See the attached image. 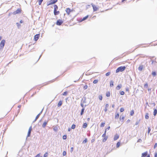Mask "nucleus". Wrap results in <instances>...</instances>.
<instances>
[{"label":"nucleus","mask_w":157,"mask_h":157,"mask_svg":"<svg viewBox=\"0 0 157 157\" xmlns=\"http://www.w3.org/2000/svg\"><path fill=\"white\" fill-rule=\"evenodd\" d=\"M73 150V147H71V152H72Z\"/></svg>","instance_id":"obj_52"},{"label":"nucleus","mask_w":157,"mask_h":157,"mask_svg":"<svg viewBox=\"0 0 157 157\" xmlns=\"http://www.w3.org/2000/svg\"><path fill=\"white\" fill-rule=\"evenodd\" d=\"M63 23V21L62 20L59 19L56 22V25H60Z\"/></svg>","instance_id":"obj_8"},{"label":"nucleus","mask_w":157,"mask_h":157,"mask_svg":"<svg viewBox=\"0 0 157 157\" xmlns=\"http://www.w3.org/2000/svg\"><path fill=\"white\" fill-rule=\"evenodd\" d=\"M147 86V84H145L144 85V86Z\"/></svg>","instance_id":"obj_61"},{"label":"nucleus","mask_w":157,"mask_h":157,"mask_svg":"<svg viewBox=\"0 0 157 157\" xmlns=\"http://www.w3.org/2000/svg\"><path fill=\"white\" fill-rule=\"evenodd\" d=\"M126 91L129 92V90L128 88H126Z\"/></svg>","instance_id":"obj_51"},{"label":"nucleus","mask_w":157,"mask_h":157,"mask_svg":"<svg viewBox=\"0 0 157 157\" xmlns=\"http://www.w3.org/2000/svg\"><path fill=\"white\" fill-rule=\"evenodd\" d=\"M17 25L18 26L20 25V24L19 23H17Z\"/></svg>","instance_id":"obj_57"},{"label":"nucleus","mask_w":157,"mask_h":157,"mask_svg":"<svg viewBox=\"0 0 157 157\" xmlns=\"http://www.w3.org/2000/svg\"><path fill=\"white\" fill-rule=\"evenodd\" d=\"M120 144V143L119 142H118L116 145V147L117 148H118L119 147Z\"/></svg>","instance_id":"obj_26"},{"label":"nucleus","mask_w":157,"mask_h":157,"mask_svg":"<svg viewBox=\"0 0 157 157\" xmlns=\"http://www.w3.org/2000/svg\"><path fill=\"white\" fill-rule=\"evenodd\" d=\"M146 157H150V155H148Z\"/></svg>","instance_id":"obj_60"},{"label":"nucleus","mask_w":157,"mask_h":157,"mask_svg":"<svg viewBox=\"0 0 157 157\" xmlns=\"http://www.w3.org/2000/svg\"><path fill=\"white\" fill-rule=\"evenodd\" d=\"M119 114L118 113H116L115 115V118L117 119L119 117Z\"/></svg>","instance_id":"obj_23"},{"label":"nucleus","mask_w":157,"mask_h":157,"mask_svg":"<svg viewBox=\"0 0 157 157\" xmlns=\"http://www.w3.org/2000/svg\"><path fill=\"white\" fill-rule=\"evenodd\" d=\"M109 107V105L108 104H106L105 105V108L104 109V111L106 112L108 110V108Z\"/></svg>","instance_id":"obj_15"},{"label":"nucleus","mask_w":157,"mask_h":157,"mask_svg":"<svg viewBox=\"0 0 157 157\" xmlns=\"http://www.w3.org/2000/svg\"><path fill=\"white\" fill-rule=\"evenodd\" d=\"M134 112L133 110H132L130 112V114L131 116H132L133 115V114H134Z\"/></svg>","instance_id":"obj_32"},{"label":"nucleus","mask_w":157,"mask_h":157,"mask_svg":"<svg viewBox=\"0 0 157 157\" xmlns=\"http://www.w3.org/2000/svg\"><path fill=\"white\" fill-rule=\"evenodd\" d=\"M67 152L66 151H64L63 152V156H65L66 155Z\"/></svg>","instance_id":"obj_42"},{"label":"nucleus","mask_w":157,"mask_h":157,"mask_svg":"<svg viewBox=\"0 0 157 157\" xmlns=\"http://www.w3.org/2000/svg\"><path fill=\"white\" fill-rule=\"evenodd\" d=\"M155 157H157V153H155Z\"/></svg>","instance_id":"obj_53"},{"label":"nucleus","mask_w":157,"mask_h":157,"mask_svg":"<svg viewBox=\"0 0 157 157\" xmlns=\"http://www.w3.org/2000/svg\"><path fill=\"white\" fill-rule=\"evenodd\" d=\"M151 130V129L150 128V127H148V134H149L150 133Z\"/></svg>","instance_id":"obj_45"},{"label":"nucleus","mask_w":157,"mask_h":157,"mask_svg":"<svg viewBox=\"0 0 157 157\" xmlns=\"http://www.w3.org/2000/svg\"><path fill=\"white\" fill-rule=\"evenodd\" d=\"M39 116H40V114H38V115H37V116H36V120L37 119L39 118Z\"/></svg>","instance_id":"obj_46"},{"label":"nucleus","mask_w":157,"mask_h":157,"mask_svg":"<svg viewBox=\"0 0 157 157\" xmlns=\"http://www.w3.org/2000/svg\"><path fill=\"white\" fill-rule=\"evenodd\" d=\"M67 91H66V92H64L63 93V95H64V96H65V95H67Z\"/></svg>","instance_id":"obj_37"},{"label":"nucleus","mask_w":157,"mask_h":157,"mask_svg":"<svg viewBox=\"0 0 157 157\" xmlns=\"http://www.w3.org/2000/svg\"><path fill=\"white\" fill-rule=\"evenodd\" d=\"M151 74L154 76H156V72L155 71H152V72Z\"/></svg>","instance_id":"obj_25"},{"label":"nucleus","mask_w":157,"mask_h":157,"mask_svg":"<svg viewBox=\"0 0 157 157\" xmlns=\"http://www.w3.org/2000/svg\"><path fill=\"white\" fill-rule=\"evenodd\" d=\"M40 36V34L36 35L34 37V40L36 41H37L39 38Z\"/></svg>","instance_id":"obj_10"},{"label":"nucleus","mask_w":157,"mask_h":157,"mask_svg":"<svg viewBox=\"0 0 157 157\" xmlns=\"http://www.w3.org/2000/svg\"><path fill=\"white\" fill-rule=\"evenodd\" d=\"M98 82V80L97 79L94 80L93 82V83L94 84H96Z\"/></svg>","instance_id":"obj_31"},{"label":"nucleus","mask_w":157,"mask_h":157,"mask_svg":"<svg viewBox=\"0 0 157 157\" xmlns=\"http://www.w3.org/2000/svg\"><path fill=\"white\" fill-rule=\"evenodd\" d=\"M88 17H89V16L88 15L86 16L85 17L82 19H81L80 20V21H79V22H82L84 21H85V20L86 19L88 18Z\"/></svg>","instance_id":"obj_14"},{"label":"nucleus","mask_w":157,"mask_h":157,"mask_svg":"<svg viewBox=\"0 0 157 157\" xmlns=\"http://www.w3.org/2000/svg\"><path fill=\"white\" fill-rule=\"evenodd\" d=\"M124 109L123 108H121L120 109V111L121 112H123L124 111Z\"/></svg>","instance_id":"obj_41"},{"label":"nucleus","mask_w":157,"mask_h":157,"mask_svg":"<svg viewBox=\"0 0 157 157\" xmlns=\"http://www.w3.org/2000/svg\"><path fill=\"white\" fill-rule=\"evenodd\" d=\"M43 0H38V3L39 5H40L41 4Z\"/></svg>","instance_id":"obj_29"},{"label":"nucleus","mask_w":157,"mask_h":157,"mask_svg":"<svg viewBox=\"0 0 157 157\" xmlns=\"http://www.w3.org/2000/svg\"><path fill=\"white\" fill-rule=\"evenodd\" d=\"M126 68L125 66H121L118 68L116 70V73L119 72H122L124 71Z\"/></svg>","instance_id":"obj_2"},{"label":"nucleus","mask_w":157,"mask_h":157,"mask_svg":"<svg viewBox=\"0 0 157 157\" xmlns=\"http://www.w3.org/2000/svg\"><path fill=\"white\" fill-rule=\"evenodd\" d=\"M157 113V110L156 109H155L154 110L153 115L154 116H155Z\"/></svg>","instance_id":"obj_21"},{"label":"nucleus","mask_w":157,"mask_h":157,"mask_svg":"<svg viewBox=\"0 0 157 157\" xmlns=\"http://www.w3.org/2000/svg\"><path fill=\"white\" fill-rule=\"evenodd\" d=\"M54 10V13L55 15H57L59 14L60 12L59 11H57L58 9V7L56 5H54L53 6Z\"/></svg>","instance_id":"obj_1"},{"label":"nucleus","mask_w":157,"mask_h":157,"mask_svg":"<svg viewBox=\"0 0 157 157\" xmlns=\"http://www.w3.org/2000/svg\"><path fill=\"white\" fill-rule=\"evenodd\" d=\"M71 130V129L70 128H68V131H70Z\"/></svg>","instance_id":"obj_56"},{"label":"nucleus","mask_w":157,"mask_h":157,"mask_svg":"<svg viewBox=\"0 0 157 157\" xmlns=\"http://www.w3.org/2000/svg\"><path fill=\"white\" fill-rule=\"evenodd\" d=\"M147 151H146L144 153H143L142 154V157H145L147 155Z\"/></svg>","instance_id":"obj_16"},{"label":"nucleus","mask_w":157,"mask_h":157,"mask_svg":"<svg viewBox=\"0 0 157 157\" xmlns=\"http://www.w3.org/2000/svg\"><path fill=\"white\" fill-rule=\"evenodd\" d=\"M124 119V117H122V118H121V117H120V121L121 120L122 121H123Z\"/></svg>","instance_id":"obj_40"},{"label":"nucleus","mask_w":157,"mask_h":157,"mask_svg":"<svg viewBox=\"0 0 157 157\" xmlns=\"http://www.w3.org/2000/svg\"><path fill=\"white\" fill-rule=\"evenodd\" d=\"M120 94L121 95H124V92L123 91H122L121 92Z\"/></svg>","instance_id":"obj_44"},{"label":"nucleus","mask_w":157,"mask_h":157,"mask_svg":"<svg viewBox=\"0 0 157 157\" xmlns=\"http://www.w3.org/2000/svg\"><path fill=\"white\" fill-rule=\"evenodd\" d=\"M87 124L86 123H84L83 124V125L82 127L83 128H86L87 127Z\"/></svg>","instance_id":"obj_22"},{"label":"nucleus","mask_w":157,"mask_h":157,"mask_svg":"<svg viewBox=\"0 0 157 157\" xmlns=\"http://www.w3.org/2000/svg\"><path fill=\"white\" fill-rule=\"evenodd\" d=\"M98 98L100 100H102V95H100L98 97Z\"/></svg>","instance_id":"obj_28"},{"label":"nucleus","mask_w":157,"mask_h":157,"mask_svg":"<svg viewBox=\"0 0 157 157\" xmlns=\"http://www.w3.org/2000/svg\"><path fill=\"white\" fill-rule=\"evenodd\" d=\"M5 43V40H2L0 44V48L1 49L3 48L4 46Z\"/></svg>","instance_id":"obj_7"},{"label":"nucleus","mask_w":157,"mask_h":157,"mask_svg":"<svg viewBox=\"0 0 157 157\" xmlns=\"http://www.w3.org/2000/svg\"><path fill=\"white\" fill-rule=\"evenodd\" d=\"M48 152H46L44 154V157H47L48 156Z\"/></svg>","instance_id":"obj_34"},{"label":"nucleus","mask_w":157,"mask_h":157,"mask_svg":"<svg viewBox=\"0 0 157 157\" xmlns=\"http://www.w3.org/2000/svg\"><path fill=\"white\" fill-rule=\"evenodd\" d=\"M1 39H2V37L1 36H0V41L1 40Z\"/></svg>","instance_id":"obj_63"},{"label":"nucleus","mask_w":157,"mask_h":157,"mask_svg":"<svg viewBox=\"0 0 157 157\" xmlns=\"http://www.w3.org/2000/svg\"><path fill=\"white\" fill-rule=\"evenodd\" d=\"M92 6L93 7L94 11H96L98 10V8L95 6L92 5Z\"/></svg>","instance_id":"obj_13"},{"label":"nucleus","mask_w":157,"mask_h":157,"mask_svg":"<svg viewBox=\"0 0 157 157\" xmlns=\"http://www.w3.org/2000/svg\"><path fill=\"white\" fill-rule=\"evenodd\" d=\"M47 122L45 121L42 124V127L44 128L45 127L46 125L47 124Z\"/></svg>","instance_id":"obj_19"},{"label":"nucleus","mask_w":157,"mask_h":157,"mask_svg":"<svg viewBox=\"0 0 157 157\" xmlns=\"http://www.w3.org/2000/svg\"><path fill=\"white\" fill-rule=\"evenodd\" d=\"M110 128V126H109L107 127V128H106L107 129V130L108 129V130H109V129Z\"/></svg>","instance_id":"obj_54"},{"label":"nucleus","mask_w":157,"mask_h":157,"mask_svg":"<svg viewBox=\"0 0 157 157\" xmlns=\"http://www.w3.org/2000/svg\"><path fill=\"white\" fill-rule=\"evenodd\" d=\"M113 86V82L112 81H111L110 82V86L112 87Z\"/></svg>","instance_id":"obj_20"},{"label":"nucleus","mask_w":157,"mask_h":157,"mask_svg":"<svg viewBox=\"0 0 157 157\" xmlns=\"http://www.w3.org/2000/svg\"><path fill=\"white\" fill-rule=\"evenodd\" d=\"M142 142V140L141 139H139L138 140V142H140L141 143Z\"/></svg>","instance_id":"obj_47"},{"label":"nucleus","mask_w":157,"mask_h":157,"mask_svg":"<svg viewBox=\"0 0 157 157\" xmlns=\"http://www.w3.org/2000/svg\"><path fill=\"white\" fill-rule=\"evenodd\" d=\"M58 0H51L47 2V6L54 4L56 3Z\"/></svg>","instance_id":"obj_4"},{"label":"nucleus","mask_w":157,"mask_h":157,"mask_svg":"<svg viewBox=\"0 0 157 157\" xmlns=\"http://www.w3.org/2000/svg\"><path fill=\"white\" fill-rule=\"evenodd\" d=\"M121 88V86L120 85L117 86L116 87V89L117 90H119Z\"/></svg>","instance_id":"obj_33"},{"label":"nucleus","mask_w":157,"mask_h":157,"mask_svg":"<svg viewBox=\"0 0 157 157\" xmlns=\"http://www.w3.org/2000/svg\"><path fill=\"white\" fill-rule=\"evenodd\" d=\"M62 104V101H60L58 102L57 106L58 107L60 106Z\"/></svg>","instance_id":"obj_17"},{"label":"nucleus","mask_w":157,"mask_h":157,"mask_svg":"<svg viewBox=\"0 0 157 157\" xmlns=\"http://www.w3.org/2000/svg\"><path fill=\"white\" fill-rule=\"evenodd\" d=\"M87 139L86 138H85V140L83 141V143H86L87 142Z\"/></svg>","instance_id":"obj_35"},{"label":"nucleus","mask_w":157,"mask_h":157,"mask_svg":"<svg viewBox=\"0 0 157 157\" xmlns=\"http://www.w3.org/2000/svg\"><path fill=\"white\" fill-rule=\"evenodd\" d=\"M22 12V10L21 8H18L16 10L14 11L13 13V15H16L17 14L21 13Z\"/></svg>","instance_id":"obj_3"},{"label":"nucleus","mask_w":157,"mask_h":157,"mask_svg":"<svg viewBox=\"0 0 157 157\" xmlns=\"http://www.w3.org/2000/svg\"><path fill=\"white\" fill-rule=\"evenodd\" d=\"M84 108H83L81 110V115H82L83 114V112H84Z\"/></svg>","instance_id":"obj_30"},{"label":"nucleus","mask_w":157,"mask_h":157,"mask_svg":"<svg viewBox=\"0 0 157 157\" xmlns=\"http://www.w3.org/2000/svg\"><path fill=\"white\" fill-rule=\"evenodd\" d=\"M75 127V125L74 124H73L71 126V128L74 129Z\"/></svg>","instance_id":"obj_36"},{"label":"nucleus","mask_w":157,"mask_h":157,"mask_svg":"<svg viewBox=\"0 0 157 157\" xmlns=\"http://www.w3.org/2000/svg\"><path fill=\"white\" fill-rule=\"evenodd\" d=\"M88 87V86L86 85H85L84 87H83V89H84V90H86V89Z\"/></svg>","instance_id":"obj_38"},{"label":"nucleus","mask_w":157,"mask_h":157,"mask_svg":"<svg viewBox=\"0 0 157 157\" xmlns=\"http://www.w3.org/2000/svg\"><path fill=\"white\" fill-rule=\"evenodd\" d=\"M110 74V72H108L106 74V76H108Z\"/></svg>","instance_id":"obj_43"},{"label":"nucleus","mask_w":157,"mask_h":157,"mask_svg":"<svg viewBox=\"0 0 157 157\" xmlns=\"http://www.w3.org/2000/svg\"><path fill=\"white\" fill-rule=\"evenodd\" d=\"M127 121L130 122V120H128Z\"/></svg>","instance_id":"obj_64"},{"label":"nucleus","mask_w":157,"mask_h":157,"mask_svg":"<svg viewBox=\"0 0 157 157\" xmlns=\"http://www.w3.org/2000/svg\"><path fill=\"white\" fill-rule=\"evenodd\" d=\"M157 146V144L155 143L154 146V148H155Z\"/></svg>","instance_id":"obj_48"},{"label":"nucleus","mask_w":157,"mask_h":157,"mask_svg":"<svg viewBox=\"0 0 157 157\" xmlns=\"http://www.w3.org/2000/svg\"><path fill=\"white\" fill-rule=\"evenodd\" d=\"M35 157H40V154H38Z\"/></svg>","instance_id":"obj_49"},{"label":"nucleus","mask_w":157,"mask_h":157,"mask_svg":"<svg viewBox=\"0 0 157 157\" xmlns=\"http://www.w3.org/2000/svg\"><path fill=\"white\" fill-rule=\"evenodd\" d=\"M63 140H66L67 138V136L66 135H64L63 136Z\"/></svg>","instance_id":"obj_39"},{"label":"nucleus","mask_w":157,"mask_h":157,"mask_svg":"<svg viewBox=\"0 0 157 157\" xmlns=\"http://www.w3.org/2000/svg\"><path fill=\"white\" fill-rule=\"evenodd\" d=\"M105 125V122H102L101 124L100 125V127H103Z\"/></svg>","instance_id":"obj_27"},{"label":"nucleus","mask_w":157,"mask_h":157,"mask_svg":"<svg viewBox=\"0 0 157 157\" xmlns=\"http://www.w3.org/2000/svg\"><path fill=\"white\" fill-rule=\"evenodd\" d=\"M91 59H92L93 60V61L94 62H95V61H96V59H95V58H92Z\"/></svg>","instance_id":"obj_50"},{"label":"nucleus","mask_w":157,"mask_h":157,"mask_svg":"<svg viewBox=\"0 0 157 157\" xmlns=\"http://www.w3.org/2000/svg\"><path fill=\"white\" fill-rule=\"evenodd\" d=\"M151 64H153V62H154V61H153V60H151Z\"/></svg>","instance_id":"obj_59"},{"label":"nucleus","mask_w":157,"mask_h":157,"mask_svg":"<svg viewBox=\"0 0 157 157\" xmlns=\"http://www.w3.org/2000/svg\"><path fill=\"white\" fill-rule=\"evenodd\" d=\"M106 96L107 97H109L110 95V92H107L106 93Z\"/></svg>","instance_id":"obj_18"},{"label":"nucleus","mask_w":157,"mask_h":157,"mask_svg":"<svg viewBox=\"0 0 157 157\" xmlns=\"http://www.w3.org/2000/svg\"><path fill=\"white\" fill-rule=\"evenodd\" d=\"M145 66L142 64L140 65L138 68V70L140 71H142L143 70H144L145 68Z\"/></svg>","instance_id":"obj_6"},{"label":"nucleus","mask_w":157,"mask_h":157,"mask_svg":"<svg viewBox=\"0 0 157 157\" xmlns=\"http://www.w3.org/2000/svg\"><path fill=\"white\" fill-rule=\"evenodd\" d=\"M106 130L107 129H105L104 133L102 135V137L103 138L102 140V141L103 142H105L107 139V137L106 136Z\"/></svg>","instance_id":"obj_5"},{"label":"nucleus","mask_w":157,"mask_h":157,"mask_svg":"<svg viewBox=\"0 0 157 157\" xmlns=\"http://www.w3.org/2000/svg\"><path fill=\"white\" fill-rule=\"evenodd\" d=\"M95 140L94 139H93L91 140V142H94V141Z\"/></svg>","instance_id":"obj_55"},{"label":"nucleus","mask_w":157,"mask_h":157,"mask_svg":"<svg viewBox=\"0 0 157 157\" xmlns=\"http://www.w3.org/2000/svg\"><path fill=\"white\" fill-rule=\"evenodd\" d=\"M114 105H112V107H113V108H114Z\"/></svg>","instance_id":"obj_62"},{"label":"nucleus","mask_w":157,"mask_h":157,"mask_svg":"<svg viewBox=\"0 0 157 157\" xmlns=\"http://www.w3.org/2000/svg\"><path fill=\"white\" fill-rule=\"evenodd\" d=\"M149 117L148 116V114L146 113L145 116V118L146 119H149Z\"/></svg>","instance_id":"obj_24"},{"label":"nucleus","mask_w":157,"mask_h":157,"mask_svg":"<svg viewBox=\"0 0 157 157\" xmlns=\"http://www.w3.org/2000/svg\"><path fill=\"white\" fill-rule=\"evenodd\" d=\"M20 23H23V21L22 20H21L20 21Z\"/></svg>","instance_id":"obj_58"},{"label":"nucleus","mask_w":157,"mask_h":157,"mask_svg":"<svg viewBox=\"0 0 157 157\" xmlns=\"http://www.w3.org/2000/svg\"><path fill=\"white\" fill-rule=\"evenodd\" d=\"M119 137V136L118 134H116L114 136V140H117Z\"/></svg>","instance_id":"obj_12"},{"label":"nucleus","mask_w":157,"mask_h":157,"mask_svg":"<svg viewBox=\"0 0 157 157\" xmlns=\"http://www.w3.org/2000/svg\"><path fill=\"white\" fill-rule=\"evenodd\" d=\"M65 11L67 15H69L70 14V13L73 11V10L70 9L69 8H67Z\"/></svg>","instance_id":"obj_9"},{"label":"nucleus","mask_w":157,"mask_h":157,"mask_svg":"<svg viewBox=\"0 0 157 157\" xmlns=\"http://www.w3.org/2000/svg\"><path fill=\"white\" fill-rule=\"evenodd\" d=\"M32 130V126H30L29 129V131L28 132L27 137H29L30 136L31 132Z\"/></svg>","instance_id":"obj_11"}]
</instances>
